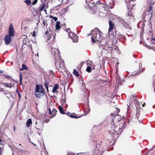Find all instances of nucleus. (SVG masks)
<instances>
[{"label":"nucleus","mask_w":155,"mask_h":155,"mask_svg":"<svg viewBox=\"0 0 155 155\" xmlns=\"http://www.w3.org/2000/svg\"><path fill=\"white\" fill-rule=\"evenodd\" d=\"M15 31L12 26V24H10L9 28L8 35H7L10 36L12 37H13L15 35Z\"/></svg>","instance_id":"nucleus-11"},{"label":"nucleus","mask_w":155,"mask_h":155,"mask_svg":"<svg viewBox=\"0 0 155 155\" xmlns=\"http://www.w3.org/2000/svg\"><path fill=\"white\" fill-rule=\"evenodd\" d=\"M126 122L123 120L116 123V124H112L110 130H108V133L114 140L118 138L126 127Z\"/></svg>","instance_id":"nucleus-1"},{"label":"nucleus","mask_w":155,"mask_h":155,"mask_svg":"<svg viewBox=\"0 0 155 155\" xmlns=\"http://www.w3.org/2000/svg\"><path fill=\"white\" fill-rule=\"evenodd\" d=\"M19 145L20 146H21V144H19Z\"/></svg>","instance_id":"nucleus-56"},{"label":"nucleus","mask_w":155,"mask_h":155,"mask_svg":"<svg viewBox=\"0 0 155 155\" xmlns=\"http://www.w3.org/2000/svg\"><path fill=\"white\" fill-rule=\"evenodd\" d=\"M14 83H12V82L10 83H4L0 82V92H4L5 91L4 88L1 87L2 85H5L6 87L11 88L14 86Z\"/></svg>","instance_id":"nucleus-6"},{"label":"nucleus","mask_w":155,"mask_h":155,"mask_svg":"<svg viewBox=\"0 0 155 155\" xmlns=\"http://www.w3.org/2000/svg\"><path fill=\"white\" fill-rule=\"evenodd\" d=\"M49 121V119H46L45 120H44V122L45 123H48Z\"/></svg>","instance_id":"nucleus-41"},{"label":"nucleus","mask_w":155,"mask_h":155,"mask_svg":"<svg viewBox=\"0 0 155 155\" xmlns=\"http://www.w3.org/2000/svg\"><path fill=\"white\" fill-rule=\"evenodd\" d=\"M24 70H28V68L25 64H23L22 66V68L20 69V70L22 71Z\"/></svg>","instance_id":"nucleus-20"},{"label":"nucleus","mask_w":155,"mask_h":155,"mask_svg":"<svg viewBox=\"0 0 155 155\" xmlns=\"http://www.w3.org/2000/svg\"><path fill=\"white\" fill-rule=\"evenodd\" d=\"M52 53L54 56V60H60L61 58L59 50L56 48H52L51 50Z\"/></svg>","instance_id":"nucleus-5"},{"label":"nucleus","mask_w":155,"mask_h":155,"mask_svg":"<svg viewBox=\"0 0 155 155\" xmlns=\"http://www.w3.org/2000/svg\"><path fill=\"white\" fill-rule=\"evenodd\" d=\"M25 2L28 5H29L31 3V1L29 0H25Z\"/></svg>","instance_id":"nucleus-29"},{"label":"nucleus","mask_w":155,"mask_h":155,"mask_svg":"<svg viewBox=\"0 0 155 155\" xmlns=\"http://www.w3.org/2000/svg\"><path fill=\"white\" fill-rule=\"evenodd\" d=\"M152 39L154 41H155V38H152Z\"/></svg>","instance_id":"nucleus-52"},{"label":"nucleus","mask_w":155,"mask_h":155,"mask_svg":"<svg viewBox=\"0 0 155 155\" xmlns=\"http://www.w3.org/2000/svg\"><path fill=\"white\" fill-rule=\"evenodd\" d=\"M60 22L59 21H57L56 23L55 28L57 30H59L61 28V27L60 26Z\"/></svg>","instance_id":"nucleus-19"},{"label":"nucleus","mask_w":155,"mask_h":155,"mask_svg":"<svg viewBox=\"0 0 155 155\" xmlns=\"http://www.w3.org/2000/svg\"><path fill=\"white\" fill-rule=\"evenodd\" d=\"M53 17H54L52 15H50L49 16V18H53Z\"/></svg>","instance_id":"nucleus-47"},{"label":"nucleus","mask_w":155,"mask_h":155,"mask_svg":"<svg viewBox=\"0 0 155 155\" xmlns=\"http://www.w3.org/2000/svg\"><path fill=\"white\" fill-rule=\"evenodd\" d=\"M48 33V31H47L45 33V35L47 34Z\"/></svg>","instance_id":"nucleus-51"},{"label":"nucleus","mask_w":155,"mask_h":155,"mask_svg":"<svg viewBox=\"0 0 155 155\" xmlns=\"http://www.w3.org/2000/svg\"><path fill=\"white\" fill-rule=\"evenodd\" d=\"M13 129H14V132H15L16 131V127H15V126H14V127Z\"/></svg>","instance_id":"nucleus-44"},{"label":"nucleus","mask_w":155,"mask_h":155,"mask_svg":"<svg viewBox=\"0 0 155 155\" xmlns=\"http://www.w3.org/2000/svg\"><path fill=\"white\" fill-rule=\"evenodd\" d=\"M46 5L45 4L43 5L40 8L39 11H41L44 10L45 7V6Z\"/></svg>","instance_id":"nucleus-30"},{"label":"nucleus","mask_w":155,"mask_h":155,"mask_svg":"<svg viewBox=\"0 0 155 155\" xmlns=\"http://www.w3.org/2000/svg\"><path fill=\"white\" fill-rule=\"evenodd\" d=\"M48 110L49 111L48 114L52 115L50 117V118H53L56 116L58 111L55 109H53L52 111H51L50 108L48 107Z\"/></svg>","instance_id":"nucleus-9"},{"label":"nucleus","mask_w":155,"mask_h":155,"mask_svg":"<svg viewBox=\"0 0 155 155\" xmlns=\"http://www.w3.org/2000/svg\"><path fill=\"white\" fill-rule=\"evenodd\" d=\"M19 79H20V84H22V76L21 73L19 74Z\"/></svg>","instance_id":"nucleus-28"},{"label":"nucleus","mask_w":155,"mask_h":155,"mask_svg":"<svg viewBox=\"0 0 155 155\" xmlns=\"http://www.w3.org/2000/svg\"><path fill=\"white\" fill-rule=\"evenodd\" d=\"M111 114L113 115V114H112V113H111Z\"/></svg>","instance_id":"nucleus-57"},{"label":"nucleus","mask_w":155,"mask_h":155,"mask_svg":"<svg viewBox=\"0 0 155 155\" xmlns=\"http://www.w3.org/2000/svg\"><path fill=\"white\" fill-rule=\"evenodd\" d=\"M126 23L127 22L123 20L121 21V24L124 25V26Z\"/></svg>","instance_id":"nucleus-37"},{"label":"nucleus","mask_w":155,"mask_h":155,"mask_svg":"<svg viewBox=\"0 0 155 155\" xmlns=\"http://www.w3.org/2000/svg\"><path fill=\"white\" fill-rule=\"evenodd\" d=\"M45 93L44 88L42 85L37 84L35 89L34 95L37 98H41Z\"/></svg>","instance_id":"nucleus-3"},{"label":"nucleus","mask_w":155,"mask_h":155,"mask_svg":"<svg viewBox=\"0 0 155 155\" xmlns=\"http://www.w3.org/2000/svg\"><path fill=\"white\" fill-rule=\"evenodd\" d=\"M68 155H76L75 153H72L68 154Z\"/></svg>","instance_id":"nucleus-50"},{"label":"nucleus","mask_w":155,"mask_h":155,"mask_svg":"<svg viewBox=\"0 0 155 155\" xmlns=\"http://www.w3.org/2000/svg\"><path fill=\"white\" fill-rule=\"evenodd\" d=\"M73 74L74 75L78 77L79 76V74L78 73V72L76 70V69H74L73 70Z\"/></svg>","instance_id":"nucleus-23"},{"label":"nucleus","mask_w":155,"mask_h":155,"mask_svg":"<svg viewBox=\"0 0 155 155\" xmlns=\"http://www.w3.org/2000/svg\"><path fill=\"white\" fill-rule=\"evenodd\" d=\"M3 71H2L1 70H0V74H3Z\"/></svg>","instance_id":"nucleus-49"},{"label":"nucleus","mask_w":155,"mask_h":155,"mask_svg":"<svg viewBox=\"0 0 155 155\" xmlns=\"http://www.w3.org/2000/svg\"><path fill=\"white\" fill-rule=\"evenodd\" d=\"M124 120L122 118H121V116L119 114H116L114 117V118L113 119L111 122V124H116V123L120 122Z\"/></svg>","instance_id":"nucleus-7"},{"label":"nucleus","mask_w":155,"mask_h":155,"mask_svg":"<svg viewBox=\"0 0 155 155\" xmlns=\"http://www.w3.org/2000/svg\"><path fill=\"white\" fill-rule=\"evenodd\" d=\"M52 34V33L51 32H49V33L48 35V36L47 37V41H48L49 40H50L51 38V35Z\"/></svg>","instance_id":"nucleus-24"},{"label":"nucleus","mask_w":155,"mask_h":155,"mask_svg":"<svg viewBox=\"0 0 155 155\" xmlns=\"http://www.w3.org/2000/svg\"><path fill=\"white\" fill-rule=\"evenodd\" d=\"M25 37H26L27 36H25Z\"/></svg>","instance_id":"nucleus-58"},{"label":"nucleus","mask_w":155,"mask_h":155,"mask_svg":"<svg viewBox=\"0 0 155 155\" xmlns=\"http://www.w3.org/2000/svg\"><path fill=\"white\" fill-rule=\"evenodd\" d=\"M58 109L59 110L60 112V113L62 114H65V112L64 111V109L63 107H62L61 106H59L58 107Z\"/></svg>","instance_id":"nucleus-18"},{"label":"nucleus","mask_w":155,"mask_h":155,"mask_svg":"<svg viewBox=\"0 0 155 155\" xmlns=\"http://www.w3.org/2000/svg\"><path fill=\"white\" fill-rule=\"evenodd\" d=\"M33 36L34 37H35L36 36V33L35 32H34V33H33Z\"/></svg>","instance_id":"nucleus-46"},{"label":"nucleus","mask_w":155,"mask_h":155,"mask_svg":"<svg viewBox=\"0 0 155 155\" xmlns=\"http://www.w3.org/2000/svg\"><path fill=\"white\" fill-rule=\"evenodd\" d=\"M145 105H146V104L145 103H144L142 105V107H143L145 106Z\"/></svg>","instance_id":"nucleus-48"},{"label":"nucleus","mask_w":155,"mask_h":155,"mask_svg":"<svg viewBox=\"0 0 155 155\" xmlns=\"http://www.w3.org/2000/svg\"><path fill=\"white\" fill-rule=\"evenodd\" d=\"M126 16L130 17L133 16L131 10L128 11L127 13L126 14Z\"/></svg>","instance_id":"nucleus-25"},{"label":"nucleus","mask_w":155,"mask_h":155,"mask_svg":"<svg viewBox=\"0 0 155 155\" xmlns=\"http://www.w3.org/2000/svg\"><path fill=\"white\" fill-rule=\"evenodd\" d=\"M69 37L72 39L74 42H76L78 41V36L74 33H71V34H69Z\"/></svg>","instance_id":"nucleus-12"},{"label":"nucleus","mask_w":155,"mask_h":155,"mask_svg":"<svg viewBox=\"0 0 155 155\" xmlns=\"http://www.w3.org/2000/svg\"><path fill=\"white\" fill-rule=\"evenodd\" d=\"M82 116V115L81 116H75L74 115H73V114H71V115H69V116L72 118H80V117L81 116Z\"/></svg>","instance_id":"nucleus-27"},{"label":"nucleus","mask_w":155,"mask_h":155,"mask_svg":"<svg viewBox=\"0 0 155 155\" xmlns=\"http://www.w3.org/2000/svg\"><path fill=\"white\" fill-rule=\"evenodd\" d=\"M55 65L56 69H59L60 68H64V63L63 60L60 58V60H54Z\"/></svg>","instance_id":"nucleus-4"},{"label":"nucleus","mask_w":155,"mask_h":155,"mask_svg":"<svg viewBox=\"0 0 155 155\" xmlns=\"http://www.w3.org/2000/svg\"><path fill=\"white\" fill-rule=\"evenodd\" d=\"M104 49L107 51V53L109 54H111L112 53V50H113L112 47L108 46H105Z\"/></svg>","instance_id":"nucleus-15"},{"label":"nucleus","mask_w":155,"mask_h":155,"mask_svg":"<svg viewBox=\"0 0 155 155\" xmlns=\"http://www.w3.org/2000/svg\"><path fill=\"white\" fill-rule=\"evenodd\" d=\"M154 147H155V145H154Z\"/></svg>","instance_id":"nucleus-59"},{"label":"nucleus","mask_w":155,"mask_h":155,"mask_svg":"<svg viewBox=\"0 0 155 155\" xmlns=\"http://www.w3.org/2000/svg\"><path fill=\"white\" fill-rule=\"evenodd\" d=\"M18 94L19 96V100H20L21 97V95L20 93H18Z\"/></svg>","instance_id":"nucleus-43"},{"label":"nucleus","mask_w":155,"mask_h":155,"mask_svg":"<svg viewBox=\"0 0 155 155\" xmlns=\"http://www.w3.org/2000/svg\"><path fill=\"white\" fill-rule=\"evenodd\" d=\"M134 101L137 102L138 101L137 99V96H135V98H134Z\"/></svg>","instance_id":"nucleus-42"},{"label":"nucleus","mask_w":155,"mask_h":155,"mask_svg":"<svg viewBox=\"0 0 155 155\" xmlns=\"http://www.w3.org/2000/svg\"><path fill=\"white\" fill-rule=\"evenodd\" d=\"M16 92H17V93L18 94V93H20L19 92V91H18V90H17V89L16 90Z\"/></svg>","instance_id":"nucleus-53"},{"label":"nucleus","mask_w":155,"mask_h":155,"mask_svg":"<svg viewBox=\"0 0 155 155\" xmlns=\"http://www.w3.org/2000/svg\"><path fill=\"white\" fill-rule=\"evenodd\" d=\"M139 117V113H137L136 114V117L138 119Z\"/></svg>","instance_id":"nucleus-39"},{"label":"nucleus","mask_w":155,"mask_h":155,"mask_svg":"<svg viewBox=\"0 0 155 155\" xmlns=\"http://www.w3.org/2000/svg\"><path fill=\"white\" fill-rule=\"evenodd\" d=\"M91 40L92 42L94 43L96 41L100 42L102 39V33L98 29H94L91 33Z\"/></svg>","instance_id":"nucleus-2"},{"label":"nucleus","mask_w":155,"mask_h":155,"mask_svg":"<svg viewBox=\"0 0 155 155\" xmlns=\"http://www.w3.org/2000/svg\"><path fill=\"white\" fill-rule=\"evenodd\" d=\"M59 87V85L58 84H54L53 88L52 90V92L53 93H55V92L58 93V91H56V90L58 89Z\"/></svg>","instance_id":"nucleus-16"},{"label":"nucleus","mask_w":155,"mask_h":155,"mask_svg":"<svg viewBox=\"0 0 155 155\" xmlns=\"http://www.w3.org/2000/svg\"><path fill=\"white\" fill-rule=\"evenodd\" d=\"M45 12H46V9H45Z\"/></svg>","instance_id":"nucleus-55"},{"label":"nucleus","mask_w":155,"mask_h":155,"mask_svg":"<svg viewBox=\"0 0 155 155\" xmlns=\"http://www.w3.org/2000/svg\"><path fill=\"white\" fill-rule=\"evenodd\" d=\"M89 62L87 63V64L88 67L92 66L93 64V63L91 61H89Z\"/></svg>","instance_id":"nucleus-31"},{"label":"nucleus","mask_w":155,"mask_h":155,"mask_svg":"<svg viewBox=\"0 0 155 155\" xmlns=\"http://www.w3.org/2000/svg\"><path fill=\"white\" fill-rule=\"evenodd\" d=\"M124 26L127 28L131 29V26L130 25V24H128L127 23L126 24L124 25Z\"/></svg>","instance_id":"nucleus-26"},{"label":"nucleus","mask_w":155,"mask_h":155,"mask_svg":"<svg viewBox=\"0 0 155 155\" xmlns=\"http://www.w3.org/2000/svg\"><path fill=\"white\" fill-rule=\"evenodd\" d=\"M11 37L7 35L4 38V41L6 45H8L11 42Z\"/></svg>","instance_id":"nucleus-14"},{"label":"nucleus","mask_w":155,"mask_h":155,"mask_svg":"<svg viewBox=\"0 0 155 155\" xmlns=\"http://www.w3.org/2000/svg\"><path fill=\"white\" fill-rule=\"evenodd\" d=\"M70 113H67V114L68 115H69V114H70Z\"/></svg>","instance_id":"nucleus-54"},{"label":"nucleus","mask_w":155,"mask_h":155,"mask_svg":"<svg viewBox=\"0 0 155 155\" xmlns=\"http://www.w3.org/2000/svg\"><path fill=\"white\" fill-rule=\"evenodd\" d=\"M148 13L151 14H152L153 13V6L152 5H150L149 6V8L148 9Z\"/></svg>","instance_id":"nucleus-21"},{"label":"nucleus","mask_w":155,"mask_h":155,"mask_svg":"<svg viewBox=\"0 0 155 155\" xmlns=\"http://www.w3.org/2000/svg\"><path fill=\"white\" fill-rule=\"evenodd\" d=\"M43 25L44 26H45V21H43Z\"/></svg>","instance_id":"nucleus-45"},{"label":"nucleus","mask_w":155,"mask_h":155,"mask_svg":"<svg viewBox=\"0 0 155 155\" xmlns=\"http://www.w3.org/2000/svg\"><path fill=\"white\" fill-rule=\"evenodd\" d=\"M109 27L108 29V32H110L115 28V25L114 22L111 20L109 21Z\"/></svg>","instance_id":"nucleus-10"},{"label":"nucleus","mask_w":155,"mask_h":155,"mask_svg":"<svg viewBox=\"0 0 155 155\" xmlns=\"http://www.w3.org/2000/svg\"><path fill=\"white\" fill-rule=\"evenodd\" d=\"M1 75L2 76H5V78H7L11 79V78L10 76L8 75H5V74H3Z\"/></svg>","instance_id":"nucleus-34"},{"label":"nucleus","mask_w":155,"mask_h":155,"mask_svg":"<svg viewBox=\"0 0 155 155\" xmlns=\"http://www.w3.org/2000/svg\"><path fill=\"white\" fill-rule=\"evenodd\" d=\"M32 124V121L31 118L28 119L26 122V125L27 127H29Z\"/></svg>","instance_id":"nucleus-17"},{"label":"nucleus","mask_w":155,"mask_h":155,"mask_svg":"<svg viewBox=\"0 0 155 155\" xmlns=\"http://www.w3.org/2000/svg\"><path fill=\"white\" fill-rule=\"evenodd\" d=\"M86 71L88 73H90L91 72V67H87L86 68Z\"/></svg>","instance_id":"nucleus-32"},{"label":"nucleus","mask_w":155,"mask_h":155,"mask_svg":"<svg viewBox=\"0 0 155 155\" xmlns=\"http://www.w3.org/2000/svg\"><path fill=\"white\" fill-rule=\"evenodd\" d=\"M53 19L55 21H56L58 20V18L57 17H54Z\"/></svg>","instance_id":"nucleus-40"},{"label":"nucleus","mask_w":155,"mask_h":155,"mask_svg":"<svg viewBox=\"0 0 155 155\" xmlns=\"http://www.w3.org/2000/svg\"><path fill=\"white\" fill-rule=\"evenodd\" d=\"M49 73L50 74V75L52 76H54L55 75V74L54 72L52 70H50L49 71Z\"/></svg>","instance_id":"nucleus-33"},{"label":"nucleus","mask_w":155,"mask_h":155,"mask_svg":"<svg viewBox=\"0 0 155 155\" xmlns=\"http://www.w3.org/2000/svg\"><path fill=\"white\" fill-rule=\"evenodd\" d=\"M3 148L2 147H0V155H2V150H3Z\"/></svg>","instance_id":"nucleus-38"},{"label":"nucleus","mask_w":155,"mask_h":155,"mask_svg":"<svg viewBox=\"0 0 155 155\" xmlns=\"http://www.w3.org/2000/svg\"><path fill=\"white\" fill-rule=\"evenodd\" d=\"M66 31L68 33V35L69 34H71V33H73L71 32V30H70V28H68V29H66Z\"/></svg>","instance_id":"nucleus-35"},{"label":"nucleus","mask_w":155,"mask_h":155,"mask_svg":"<svg viewBox=\"0 0 155 155\" xmlns=\"http://www.w3.org/2000/svg\"><path fill=\"white\" fill-rule=\"evenodd\" d=\"M136 0H126V3L129 10L130 9L131 10L133 9V7L135 6V4L131 3V2H133V3H134V2H135Z\"/></svg>","instance_id":"nucleus-8"},{"label":"nucleus","mask_w":155,"mask_h":155,"mask_svg":"<svg viewBox=\"0 0 155 155\" xmlns=\"http://www.w3.org/2000/svg\"><path fill=\"white\" fill-rule=\"evenodd\" d=\"M48 81L47 80L45 81L44 82V86L46 87L48 91Z\"/></svg>","instance_id":"nucleus-22"},{"label":"nucleus","mask_w":155,"mask_h":155,"mask_svg":"<svg viewBox=\"0 0 155 155\" xmlns=\"http://www.w3.org/2000/svg\"><path fill=\"white\" fill-rule=\"evenodd\" d=\"M38 0H34L32 3L33 5H35L37 2Z\"/></svg>","instance_id":"nucleus-36"},{"label":"nucleus","mask_w":155,"mask_h":155,"mask_svg":"<svg viewBox=\"0 0 155 155\" xmlns=\"http://www.w3.org/2000/svg\"><path fill=\"white\" fill-rule=\"evenodd\" d=\"M36 124L37 125L35 126V127L38 130H42L44 127V124L43 122H40L38 123L36 122Z\"/></svg>","instance_id":"nucleus-13"},{"label":"nucleus","mask_w":155,"mask_h":155,"mask_svg":"<svg viewBox=\"0 0 155 155\" xmlns=\"http://www.w3.org/2000/svg\"><path fill=\"white\" fill-rule=\"evenodd\" d=\"M46 0H44V1H46Z\"/></svg>","instance_id":"nucleus-60"}]
</instances>
